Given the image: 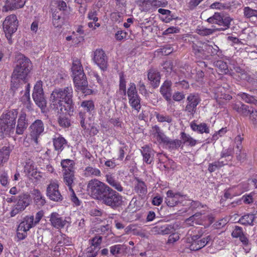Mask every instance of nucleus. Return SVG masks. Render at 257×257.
Listing matches in <instances>:
<instances>
[{
	"instance_id": "64",
	"label": "nucleus",
	"mask_w": 257,
	"mask_h": 257,
	"mask_svg": "<svg viewBox=\"0 0 257 257\" xmlns=\"http://www.w3.org/2000/svg\"><path fill=\"white\" fill-rule=\"evenodd\" d=\"M249 114V119L253 124H257V110H251Z\"/></svg>"
},
{
	"instance_id": "32",
	"label": "nucleus",
	"mask_w": 257,
	"mask_h": 257,
	"mask_svg": "<svg viewBox=\"0 0 257 257\" xmlns=\"http://www.w3.org/2000/svg\"><path fill=\"white\" fill-rule=\"evenodd\" d=\"M106 181L108 184L118 192H122L123 188L120 183L110 175H106Z\"/></svg>"
},
{
	"instance_id": "54",
	"label": "nucleus",
	"mask_w": 257,
	"mask_h": 257,
	"mask_svg": "<svg viewBox=\"0 0 257 257\" xmlns=\"http://www.w3.org/2000/svg\"><path fill=\"white\" fill-rule=\"evenodd\" d=\"M120 144L121 145V146L119 148V155L117 159L122 161L124 158V154L127 150V147L125 143H122V142H120Z\"/></svg>"
},
{
	"instance_id": "53",
	"label": "nucleus",
	"mask_w": 257,
	"mask_h": 257,
	"mask_svg": "<svg viewBox=\"0 0 257 257\" xmlns=\"http://www.w3.org/2000/svg\"><path fill=\"white\" fill-rule=\"evenodd\" d=\"M98 250L94 247L89 246L86 249L85 257H95L98 254Z\"/></svg>"
},
{
	"instance_id": "24",
	"label": "nucleus",
	"mask_w": 257,
	"mask_h": 257,
	"mask_svg": "<svg viewBox=\"0 0 257 257\" xmlns=\"http://www.w3.org/2000/svg\"><path fill=\"white\" fill-rule=\"evenodd\" d=\"M172 82L169 80H166L160 88V92L163 97L168 101H171L172 94Z\"/></svg>"
},
{
	"instance_id": "8",
	"label": "nucleus",
	"mask_w": 257,
	"mask_h": 257,
	"mask_svg": "<svg viewBox=\"0 0 257 257\" xmlns=\"http://www.w3.org/2000/svg\"><path fill=\"white\" fill-rule=\"evenodd\" d=\"M18 23L17 17L15 15L7 16L3 22L4 31L10 44L12 43V36L17 30Z\"/></svg>"
},
{
	"instance_id": "11",
	"label": "nucleus",
	"mask_w": 257,
	"mask_h": 257,
	"mask_svg": "<svg viewBox=\"0 0 257 257\" xmlns=\"http://www.w3.org/2000/svg\"><path fill=\"white\" fill-rule=\"evenodd\" d=\"M184 201H189L186 195H183L180 192H174L173 190H168L166 193L165 202L169 207H174L179 203H182L183 205Z\"/></svg>"
},
{
	"instance_id": "10",
	"label": "nucleus",
	"mask_w": 257,
	"mask_h": 257,
	"mask_svg": "<svg viewBox=\"0 0 257 257\" xmlns=\"http://www.w3.org/2000/svg\"><path fill=\"white\" fill-rule=\"evenodd\" d=\"M126 94L129 104L133 108L138 112L141 107V98L138 94L136 86L134 83L131 82L129 83Z\"/></svg>"
},
{
	"instance_id": "57",
	"label": "nucleus",
	"mask_w": 257,
	"mask_h": 257,
	"mask_svg": "<svg viewBox=\"0 0 257 257\" xmlns=\"http://www.w3.org/2000/svg\"><path fill=\"white\" fill-rule=\"evenodd\" d=\"M233 150L231 148H228L221 152L220 154V158H228L229 161H231L232 158Z\"/></svg>"
},
{
	"instance_id": "58",
	"label": "nucleus",
	"mask_w": 257,
	"mask_h": 257,
	"mask_svg": "<svg viewBox=\"0 0 257 257\" xmlns=\"http://www.w3.org/2000/svg\"><path fill=\"white\" fill-rule=\"evenodd\" d=\"M59 125L63 127H68L70 125V120L66 116H60L58 118Z\"/></svg>"
},
{
	"instance_id": "60",
	"label": "nucleus",
	"mask_w": 257,
	"mask_h": 257,
	"mask_svg": "<svg viewBox=\"0 0 257 257\" xmlns=\"http://www.w3.org/2000/svg\"><path fill=\"white\" fill-rule=\"evenodd\" d=\"M251 110L249 109V106L244 104H241V109L239 113L241 115L246 116L251 112Z\"/></svg>"
},
{
	"instance_id": "44",
	"label": "nucleus",
	"mask_w": 257,
	"mask_h": 257,
	"mask_svg": "<svg viewBox=\"0 0 257 257\" xmlns=\"http://www.w3.org/2000/svg\"><path fill=\"white\" fill-rule=\"evenodd\" d=\"M254 219L253 214H247L242 216L239 220V222L243 225H252Z\"/></svg>"
},
{
	"instance_id": "26",
	"label": "nucleus",
	"mask_w": 257,
	"mask_h": 257,
	"mask_svg": "<svg viewBox=\"0 0 257 257\" xmlns=\"http://www.w3.org/2000/svg\"><path fill=\"white\" fill-rule=\"evenodd\" d=\"M53 143L55 149L61 152L66 146L67 142L61 135H57L53 139Z\"/></svg>"
},
{
	"instance_id": "19",
	"label": "nucleus",
	"mask_w": 257,
	"mask_h": 257,
	"mask_svg": "<svg viewBox=\"0 0 257 257\" xmlns=\"http://www.w3.org/2000/svg\"><path fill=\"white\" fill-rule=\"evenodd\" d=\"M200 100L199 96L197 94H190L187 98V104L184 110L191 114H193L196 112V107L200 103Z\"/></svg>"
},
{
	"instance_id": "13",
	"label": "nucleus",
	"mask_w": 257,
	"mask_h": 257,
	"mask_svg": "<svg viewBox=\"0 0 257 257\" xmlns=\"http://www.w3.org/2000/svg\"><path fill=\"white\" fill-rule=\"evenodd\" d=\"M137 4L140 7L142 11L148 12L153 9L159 7H165L168 3L165 1L160 0H138Z\"/></svg>"
},
{
	"instance_id": "36",
	"label": "nucleus",
	"mask_w": 257,
	"mask_h": 257,
	"mask_svg": "<svg viewBox=\"0 0 257 257\" xmlns=\"http://www.w3.org/2000/svg\"><path fill=\"white\" fill-rule=\"evenodd\" d=\"M202 213L197 212L186 219L185 222L187 224L193 226L194 224H200L201 223V217Z\"/></svg>"
},
{
	"instance_id": "50",
	"label": "nucleus",
	"mask_w": 257,
	"mask_h": 257,
	"mask_svg": "<svg viewBox=\"0 0 257 257\" xmlns=\"http://www.w3.org/2000/svg\"><path fill=\"white\" fill-rule=\"evenodd\" d=\"M212 29L206 28L203 26H198L196 29V33L202 36H208L213 33Z\"/></svg>"
},
{
	"instance_id": "28",
	"label": "nucleus",
	"mask_w": 257,
	"mask_h": 257,
	"mask_svg": "<svg viewBox=\"0 0 257 257\" xmlns=\"http://www.w3.org/2000/svg\"><path fill=\"white\" fill-rule=\"evenodd\" d=\"M144 161L147 164H150L153 161L154 151L149 146H146L142 148L141 151Z\"/></svg>"
},
{
	"instance_id": "17",
	"label": "nucleus",
	"mask_w": 257,
	"mask_h": 257,
	"mask_svg": "<svg viewBox=\"0 0 257 257\" xmlns=\"http://www.w3.org/2000/svg\"><path fill=\"white\" fill-rule=\"evenodd\" d=\"M92 60L101 69L104 70L107 67V59L104 51L97 49L93 52Z\"/></svg>"
},
{
	"instance_id": "18",
	"label": "nucleus",
	"mask_w": 257,
	"mask_h": 257,
	"mask_svg": "<svg viewBox=\"0 0 257 257\" xmlns=\"http://www.w3.org/2000/svg\"><path fill=\"white\" fill-rule=\"evenodd\" d=\"M175 231L174 226L171 224L163 223L162 221L159 222L156 226L151 229V232L155 234L166 235Z\"/></svg>"
},
{
	"instance_id": "31",
	"label": "nucleus",
	"mask_w": 257,
	"mask_h": 257,
	"mask_svg": "<svg viewBox=\"0 0 257 257\" xmlns=\"http://www.w3.org/2000/svg\"><path fill=\"white\" fill-rule=\"evenodd\" d=\"M148 78L151 81L152 84L154 87H156L159 85L160 76L157 71L153 69L150 70L148 74Z\"/></svg>"
},
{
	"instance_id": "56",
	"label": "nucleus",
	"mask_w": 257,
	"mask_h": 257,
	"mask_svg": "<svg viewBox=\"0 0 257 257\" xmlns=\"http://www.w3.org/2000/svg\"><path fill=\"white\" fill-rule=\"evenodd\" d=\"M81 106L87 111H91L94 108V103L91 100L83 101Z\"/></svg>"
},
{
	"instance_id": "12",
	"label": "nucleus",
	"mask_w": 257,
	"mask_h": 257,
	"mask_svg": "<svg viewBox=\"0 0 257 257\" xmlns=\"http://www.w3.org/2000/svg\"><path fill=\"white\" fill-rule=\"evenodd\" d=\"M32 96L38 107L42 110L45 108L47 103L44 96L42 82L41 80L37 81L35 85Z\"/></svg>"
},
{
	"instance_id": "59",
	"label": "nucleus",
	"mask_w": 257,
	"mask_h": 257,
	"mask_svg": "<svg viewBox=\"0 0 257 257\" xmlns=\"http://www.w3.org/2000/svg\"><path fill=\"white\" fill-rule=\"evenodd\" d=\"M232 19L229 17H223L222 20L221 21L220 26H223L224 28L223 30H226L229 27L230 22Z\"/></svg>"
},
{
	"instance_id": "16",
	"label": "nucleus",
	"mask_w": 257,
	"mask_h": 257,
	"mask_svg": "<svg viewBox=\"0 0 257 257\" xmlns=\"http://www.w3.org/2000/svg\"><path fill=\"white\" fill-rule=\"evenodd\" d=\"M191 240L190 249L193 251H197L208 244L212 240V237L207 235L201 238L200 236L196 235L192 237Z\"/></svg>"
},
{
	"instance_id": "25",
	"label": "nucleus",
	"mask_w": 257,
	"mask_h": 257,
	"mask_svg": "<svg viewBox=\"0 0 257 257\" xmlns=\"http://www.w3.org/2000/svg\"><path fill=\"white\" fill-rule=\"evenodd\" d=\"M205 43L198 42L196 44L193 43L192 47L194 55L198 58L202 59L206 58V52L204 48Z\"/></svg>"
},
{
	"instance_id": "7",
	"label": "nucleus",
	"mask_w": 257,
	"mask_h": 257,
	"mask_svg": "<svg viewBox=\"0 0 257 257\" xmlns=\"http://www.w3.org/2000/svg\"><path fill=\"white\" fill-rule=\"evenodd\" d=\"M31 201V196L28 193H24L19 195L16 199L15 204L12 207L10 212L11 217L23 212L28 206Z\"/></svg>"
},
{
	"instance_id": "45",
	"label": "nucleus",
	"mask_w": 257,
	"mask_h": 257,
	"mask_svg": "<svg viewBox=\"0 0 257 257\" xmlns=\"http://www.w3.org/2000/svg\"><path fill=\"white\" fill-rule=\"evenodd\" d=\"M243 14L245 18L250 19L255 18L257 20V9H252L249 7H246L243 9Z\"/></svg>"
},
{
	"instance_id": "47",
	"label": "nucleus",
	"mask_w": 257,
	"mask_h": 257,
	"mask_svg": "<svg viewBox=\"0 0 257 257\" xmlns=\"http://www.w3.org/2000/svg\"><path fill=\"white\" fill-rule=\"evenodd\" d=\"M123 245L121 244H115L110 247V252L114 256L121 253L123 250Z\"/></svg>"
},
{
	"instance_id": "52",
	"label": "nucleus",
	"mask_w": 257,
	"mask_h": 257,
	"mask_svg": "<svg viewBox=\"0 0 257 257\" xmlns=\"http://www.w3.org/2000/svg\"><path fill=\"white\" fill-rule=\"evenodd\" d=\"M156 116L157 120L160 122H167L168 123H171L172 121V117L169 115L157 113Z\"/></svg>"
},
{
	"instance_id": "2",
	"label": "nucleus",
	"mask_w": 257,
	"mask_h": 257,
	"mask_svg": "<svg viewBox=\"0 0 257 257\" xmlns=\"http://www.w3.org/2000/svg\"><path fill=\"white\" fill-rule=\"evenodd\" d=\"M31 69V62L23 54L18 56L17 63L11 77V88L15 90L20 87V81L27 82Z\"/></svg>"
},
{
	"instance_id": "35",
	"label": "nucleus",
	"mask_w": 257,
	"mask_h": 257,
	"mask_svg": "<svg viewBox=\"0 0 257 257\" xmlns=\"http://www.w3.org/2000/svg\"><path fill=\"white\" fill-rule=\"evenodd\" d=\"M190 127L194 131H197L200 134L204 133H209V129L207 124L205 123H202L199 124H196L195 122H192L190 123Z\"/></svg>"
},
{
	"instance_id": "37",
	"label": "nucleus",
	"mask_w": 257,
	"mask_h": 257,
	"mask_svg": "<svg viewBox=\"0 0 257 257\" xmlns=\"http://www.w3.org/2000/svg\"><path fill=\"white\" fill-rule=\"evenodd\" d=\"M52 22L55 27L58 28L62 26L63 19L61 17V13L56 10L52 13Z\"/></svg>"
},
{
	"instance_id": "55",
	"label": "nucleus",
	"mask_w": 257,
	"mask_h": 257,
	"mask_svg": "<svg viewBox=\"0 0 257 257\" xmlns=\"http://www.w3.org/2000/svg\"><path fill=\"white\" fill-rule=\"evenodd\" d=\"M119 92L124 95L127 93L126 91V82L122 75H120L119 78Z\"/></svg>"
},
{
	"instance_id": "48",
	"label": "nucleus",
	"mask_w": 257,
	"mask_h": 257,
	"mask_svg": "<svg viewBox=\"0 0 257 257\" xmlns=\"http://www.w3.org/2000/svg\"><path fill=\"white\" fill-rule=\"evenodd\" d=\"M102 237L100 235H96L89 240V241L90 242V246L94 247V248H96L98 250L100 249V245L102 242Z\"/></svg>"
},
{
	"instance_id": "46",
	"label": "nucleus",
	"mask_w": 257,
	"mask_h": 257,
	"mask_svg": "<svg viewBox=\"0 0 257 257\" xmlns=\"http://www.w3.org/2000/svg\"><path fill=\"white\" fill-rule=\"evenodd\" d=\"M124 231L126 234H129L131 232L134 235L142 236L143 233L139 230L137 229L136 225L130 224L126 227L124 229Z\"/></svg>"
},
{
	"instance_id": "22",
	"label": "nucleus",
	"mask_w": 257,
	"mask_h": 257,
	"mask_svg": "<svg viewBox=\"0 0 257 257\" xmlns=\"http://www.w3.org/2000/svg\"><path fill=\"white\" fill-rule=\"evenodd\" d=\"M26 2V0H7L6 5L3 7V11L8 12L22 8Z\"/></svg>"
},
{
	"instance_id": "30",
	"label": "nucleus",
	"mask_w": 257,
	"mask_h": 257,
	"mask_svg": "<svg viewBox=\"0 0 257 257\" xmlns=\"http://www.w3.org/2000/svg\"><path fill=\"white\" fill-rule=\"evenodd\" d=\"M74 179V171L63 172V182L68 187L69 189L72 188Z\"/></svg>"
},
{
	"instance_id": "4",
	"label": "nucleus",
	"mask_w": 257,
	"mask_h": 257,
	"mask_svg": "<svg viewBox=\"0 0 257 257\" xmlns=\"http://www.w3.org/2000/svg\"><path fill=\"white\" fill-rule=\"evenodd\" d=\"M72 76L75 86L79 90L83 91L88 85L86 76L81 61L77 58L72 59Z\"/></svg>"
},
{
	"instance_id": "41",
	"label": "nucleus",
	"mask_w": 257,
	"mask_h": 257,
	"mask_svg": "<svg viewBox=\"0 0 257 257\" xmlns=\"http://www.w3.org/2000/svg\"><path fill=\"white\" fill-rule=\"evenodd\" d=\"M166 142L164 144L167 146L169 149L171 150H176L180 147L182 142L179 140H171L168 137L166 139Z\"/></svg>"
},
{
	"instance_id": "38",
	"label": "nucleus",
	"mask_w": 257,
	"mask_h": 257,
	"mask_svg": "<svg viewBox=\"0 0 257 257\" xmlns=\"http://www.w3.org/2000/svg\"><path fill=\"white\" fill-rule=\"evenodd\" d=\"M61 165L63 169V172L74 171V163L71 160L64 159L62 160Z\"/></svg>"
},
{
	"instance_id": "39",
	"label": "nucleus",
	"mask_w": 257,
	"mask_h": 257,
	"mask_svg": "<svg viewBox=\"0 0 257 257\" xmlns=\"http://www.w3.org/2000/svg\"><path fill=\"white\" fill-rule=\"evenodd\" d=\"M204 48L206 52V58L209 55L213 56L217 55L220 50L218 47L215 45L214 46L205 43Z\"/></svg>"
},
{
	"instance_id": "5",
	"label": "nucleus",
	"mask_w": 257,
	"mask_h": 257,
	"mask_svg": "<svg viewBox=\"0 0 257 257\" xmlns=\"http://www.w3.org/2000/svg\"><path fill=\"white\" fill-rule=\"evenodd\" d=\"M109 186L96 179L90 180L87 185V190L90 196L99 201L103 196Z\"/></svg>"
},
{
	"instance_id": "63",
	"label": "nucleus",
	"mask_w": 257,
	"mask_h": 257,
	"mask_svg": "<svg viewBox=\"0 0 257 257\" xmlns=\"http://www.w3.org/2000/svg\"><path fill=\"white\" fill-rule=\"evenodd\" d=\"M0 182L1 184L6 186L8 183V176L6 172H3L0 176Z\"/></svg>"
},
{
	"instance_id": "6",
	"label": "nucleus",
	"mask_w": 257,
	"mask_h": 257,
	"mask_svg": "<svg viewBox=\"0 0 257 257\" xmlns=\"http://www.w3.org/2000/svg\"><path fill=\"white\" fill-rule=\"evenodd\" d=\"M100 201L112 208H115L122 204V197L115 190L109 187Z\"/></svg>"
},
{
	"instance_id": "62",
	"label": "nucleus",
	"mask_w": 257,
	"mask_h": 257,
	"mask_svg": "<svg viewBox=\"0 0 257 257\" xmlns=\"http://www.w3.org/2000/svg\"><path fill=\"white\" fill-rule=\"evenodd\" d=\"M185 98V95L183 93L179 91L175 92L173 95V99L175 101H180Z\"/></svg>"
},
{
	"instance_id": "20",
	"label": "nucleus",
	"mask_w": 257,
	"mask_h": 257,
	"mask_svg": "<svg viewBox=\"0 0 257 257\" xmlns=\"http://www.w3.org/2000/svg\"><path fill=\"white\" fill-rule=\"evenodd\" d=\"M49 218L51 225L57 229L63 228L67 223L65 219L56 212H52L50 215Z\"/></svg>"
},
{
	"instance_id": "14",
	"label": "nucleus",
	"mask_w": 257,
	"mask_h": 257,
	"mask_svg": "<svg viewBox=\"0 0 257 257\" xmlns=\"http://www.w3.org/2000/svg\"><path fill=\"white\" fill-rule=\"evenodd\" d=\"M29 130L31 139L36 144H38L39 138L44 132V122L41 119H36L30 125Z\"/></svg>"
},
{
	"instance_id": "1",
	"label": "nucleus",
	"mask_w": 257,
	"mask_h": 257,
	"mask_svg": "<svg viewBox=\"0 0 257 257\" xmlns=\"http://www.w3.org/2000/svg\"><path fill=\"white\" fill-rule=\"evenodd\" d=\"M73 95V91L71 86L55 89L50 98L51 105L58 110V112L72 115L74 110Z\"/></svg>"
},
{
	"instance_id": "34",
	"label": "nucleus",
	"mask_w": 257,
	"mask_h": 257,
	"mask_svg": "<svg viewBox=\"0 0 257 257\" xmlns=\"http://www.w3.org/2000/svg\"><path fill=\"white\" fill-rule=\"evenodd\" d=\"M226 165H227V160L226 159L225 161H222V159L220 158L218 161L210 163L208 170L209 172L212 173Z\"/></svg>"
},
{
	"instance_id": "42",
	"label": "nucleus",
	"mask_w": 257,
	"mask_h": 257,
	"mask_svg": "<svg viewBox=\"0 0 257 257\" xmlns=\"http://www.w3.org/2000/svg\"><path fill=\"white\" fill-rule=\"evenodd\" d=\"M238 96L246 103L253 104H257V100L254 98V97L247 93L240 92L238 94Z\"/></svg>"
},
{
	"instance_id": "49",
	"label": "nucleus",
	"mask_w": 257,
	"mask_h": 257,
	"mask_svg": "<svg viewBox=\"0 0 257 257\" xmlns=\"http://www.w3.org/2000/svg\"><path fill=\"white\" fill-rule=\"evenodd\" d=\"M215 66L218 68L221 73L226 74L228 72L227 64L226 62L218 60L215 63Z\"/></svg>"
},
{
	"instance_id": "21",
	"label": "nucleus",
	"mask_w": 257,
	"mask_h": 257,
	"mask_svg": "<svg viewBox=\"0 0 257 257\" xmlns=\"http://www.w3.org/2000/svg\"><path fill=\"white\" fill-rule=\"evenodd\" d=\"M150 135L154 139L156 142L159 144H164L166 142L168 138L161 128L157 125H155L151 128L150 130Z\"/></svg>"
},
{
	"instance_id": "23",
	"label": "nucleus",
	"mask_w": 257,
	"mask_h": 257,
	"mask_svg": "<svg viewBox=\"0 0 257 257\" xmlns=\"http://www.w3.org/2000/svg\"><path fill=\"white\" fill-rule=\"evenodd\" d=\"M28 126L26 114L22 112L20 114L16 127V133L18 135H22Z\"/></svg>"
},
{
	"instance_id": "27",
	"label": "nucleus",
	"mask_w": 257,
	"mask_h": 257,
	"mask_svg": "<svg viewBox=\"0 0 257 257\" xmlns=\"http://www.w3.org/2000/svg\"><path fill=\"white\" fill-rule=\"evenodd\" d=\"M32 195L34 203L38 208L42 207L45 204V198L39 190L34 189L32 192Z\"/></svg>"
},
{
	"instance_id": "61",
	"label": "nucleus",
	"mask_w": 257,
	"mask_h": 257,
	"mask_svg": "<svg viewBox=\"0 0 257 257\" xmlns=\"http://www.w3.org/2000/svg\"><path fill=\"white\" fill-rule=\"evenodd\" d=\"M97 16V12L96 10L90 11L88 12L87 18L89 20H92L93 22H97L98 20Z\"/></svg>"
},
{
	"instance_id": "40",
	"label": "nucleus",
	"mask_w": 257,
	"mask_h": 257,
	"mask_svg": "<svg viewBox=\"0 0 257 257\" xmlns=\"http://www.w3.org/2000/svg\"><path fill=\"white\" fill-rule=\"evenodd\" d=\"M137 183L135 186V191L140 195H145L147 193V188L145 183L139 179H137Z\"/></svg>"
},
{
	"instance_id": "29",
	"label": "nucleus",
	"mask_w": 257,
	"mask_h": 257,
	"mask_svg": "<svg viewBox=\"0 0 257 257\" xmlns=\"http://www.w3.org/2000/svg\"><path fill=\"white\" fill-rule=\"evenodd\" d=\"M101 175L100 170L91 166L86 167L83 171V176L85 177H97Z\"/></svg>"
},
{
	"instance_id": "51",
	"label": "nucleus",
	"mask_w": 257,
	"mask_h": 257,
	"mask_svg": "<svg viewBox=\"0 0 257 257\" xmlns=\"http://www.w3.org/2000/svg\"><path fill=\"white\" fill-rule=\"evenodd\" d=\"M222 20V16L217 13H215L212 17L209 18L207 21L210 23L216 24L219 25L221 21Z\"/></svg>"
},
{
	"instance_id": "33",
	"label": "nucleus",
	"mask_w": 257,
	"mask_h": 257,
	"mask_svg": "<svg viewBox=\"0 0 257 257\" xmlns=\"http://www.w3.org/2000/svg\"><path fill=\"white\" fill-rule=\"evenodd\" d=\"M11 152L9 147L4 146L0 149V167L8 161Z\"/></svg>"
},
{
	"instance_id": "9",
	"label": "nucleus",
	"mask_w": 257,
	"mask_h": 257,
	"mask_svg": "<svg viewBox=\"0 0 257 257\" xmlns=\"http://www.w3.org/2000/svg\"><path fill=\"white\" fill-rule=\"evenodd\" d=\"M35 226L34 223V216H26L17 227V235L18 238L22 240L26 238L27 232Z\"/></svg>"
},
{
	"instance_id": "43",
	"label": "nucleus",
	"mask_w": 257,
	"mask_h": 257,
	"mask_svg": "<svg viewBox=\"0 0 257 257\" xmlns=\"http://www.w3.org/2000/svg\"><path fill=\"white\" fill-rule=\"evenodd\" d=\"M181 138L182 140V143L186 144L191 147L194 146L196 144V141L193 139L189 135L184 132L181 133Z\"/></svg>"
},
{
	"instance_id": "3",
	"label": "nucleus",
	"mask_w": 257,
	"mask_h": 257,
	"mask_svg": "<svg viewBox=\"0 0 257 257\" xmlns=\"http://www.w3.org/2000/svg\"><path fill=\"white\" fill-rule=\"evenodd\" d=\"M18 111L15 109L4 112L0 116V140L13 134Z\"/></svg>"
},
{
	"instance_id": "15",
	"label": "nucleus",
	"mask_w": 257,
	"mask_h": 257,
	"mask_svg": "<svg viewBox=\"0 0 257 257\" xmlns=\"http://www.w3.org/2000/svg\"><path fill=\"white\" fill-rule=\"evenodd\" d=\"M46 194L50 200L54 201L62 200L63 197L59 190V184L57 181H51L47 188Z\"/></svg>"
}]
</instances>
